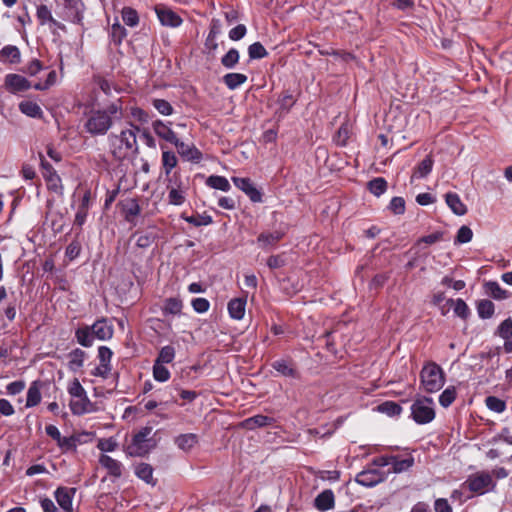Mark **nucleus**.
Masks as SVG:
<instances>
[{
	"instance_id": "obj_29",
	"label": "nucleus",
	"mask_w": 512,
	"mask_h": 512,
	"mask_svg": "<svg viewBox=\"0 0 512 512\" xmlns=\"http://www.w3.org/2000/svg\"><path fill=\"white\" fill-rule=\"evenodd\" d=\"M19 110L21 113L31 118L41 119L43 117V111L41 107L34 101L26 100L20 102Z\"/></svg>"
},
{
	"instance_id": "obj_24",
	"label": "nucleus",
	"mask_w": 512,
	"mask_h": 512,
	"mask_svg": "<svg viewBox=\"0 0 512 512\" xmlns=\"http://www.w3.org/2000/svg\"><path fill=\"white\" fill-rule=\"evenodd\" d=\"M392 458H393V461H391L392 469L387 474H389V473L399 474L402 472H406L414 465V462H415L414 457L411 455L404 459H400L396 455H393Z\"/></svg>"
},
{
	"instance_id": "obj_26",
	"label": "nucleus",
	"mask_w": 512,
	"mask_h": 512,
	"mask_svg": "<svg viewBox=\"0 0 512 512\" xmlns=\"http://www.w3.org/2000/svg\"><path fill=\"white\" fill-rule=\"evenodd\" d=\"M273 369L283 376L298 378L299 374L291 361L280 359L272 363Z\"/></svg>"
},
{
	"instance_id": "obj_42",
	"label": "nucleus",
	"mask_w": 512,
	"mask_h": 512,
	"mask_svg": "<svg viewBox=\"0 0 512 512\" xmlns=\"http://www.w3.org/2000/svg\"><path fill=\"white\" fill-rule=\"evenodd\" d=\"M123 22L130 27H135L139 23V16L135 9L124 7L121 12Z\"/></svg>"
},
{
	"instance_id": "obj_3",
	"label": "nucleus",
	"mask_w": 512,
	"mask_h": 512,
	"mask_svg": "<svg viewBox=\"0 0 512 512\" xmlns=\"http://www.w3.org/2000/svg\"><path fill=\"white\" fill-rule=\"evenodd\" d=\"M420 380L426 392L434 393L439 391L445 383L444 372L435 362H428L421 370Z\"/></svg>"
},
{
	"instance_id": "obj_61",
	"label": "nucleus",
	"mask_w": 512,
	"mask_h": 512,
	"mask_svg": "<svg viewBox=\"0 0 512 512\" xmlns=\"http://www.w3.org/2000/svg\"><path fill=\"white\" fill-rule=\"evenodd\" d=\"M498 334L503 339H508L512 336V320L505 319L498 327Z\"/></svg>"
},
{
	"instance_id": "obj_35",
	"label": "nucleus",
	"mask_w": 512,
	"mask_h": 512,
	"mask_svg": "<svg viewBox=\"0 0 512 512\" xmlns=\"http://www.w3.org/2000/svg\"><path fill=\"white\" fill-rule=\"evenodd\" d=\"M162 167L166 176H169L172 170L177 166L178 159L173 151H162Z\"/></svg>"
},
{
	"instance_id": "obj_52",
	"label": "nucleus",
	"mask_w": 512,
	"mask_h": 512,
	"mask_svg": "<svg viewBox=\"0 0 512 512\" xmlns=\"http://www.w3.org/2000/svg\"><path fill=\"white\" fill-rule=\"evenodd\" d=\"M478 315L483 319H488L494 314V304L490 300H482L477 306Z\"/></svg>"
},
{
	"instance_id": "obj_34",
	"label": "nucleus",
	"mask_w": 512,
	"mask_h": 512,
	"mask_svg": "<svg viewBox=\"0 0 512 512\" xmlns=\"http://www.w3.org/2000/svg\"><path fill=\"white\" fill-rule=\"evenodd\" d=\"M135 475L147 484L155 485L153 468L148 463H139L135 466Z\"/></svg>"
},
{
	"instance_id": "obj_2",
	"label": "nucleus",
	"mask_w": 512,
	"mask_h": 512,
	"mask_svg": "<svg viewBox=\"0 0 512 512\" xmlns=\"http://www.w3.org/2000/svg\"><path fill=\"white\" fill-rule=\"evenodd\" d=\"M137 131H139V128L130 124L119 134L109 136L110 150L115 159L123 160L138 151Z\"/></svg>"
},
{
	"instance_id": "obj_58",
	"label": "nucleus",
	"mask_w": 512,
	"mask_h": 512,
	"mask_svg": "<svg viewBox=\"0 0 512 512\" xmlns=\"http://www.w3.org/2000/svg\"><path fill=\"white\" fill-rule=\"evenodd\" d=\"M186 222L199 227V226H207L210 225L213 220L209 215H198V216H190L185 218Z\"/></svg>"
},
{
	"instance_id": "obj_46",
	"label": "nucleus",
	"mask_w": 512,
	"mask_h": 512,
	"mask_svg": "<svg viewBox=\"0 0 512 512\" xmlns=\"http://www.w3.org/2000/svg\"><path fill=\"white\" fill-rule=\"evenodd\" d=\"M369 191L375 196L382 195L387 189V182L382 177H377L368 183Z\"/></svg>"
},
{
	"instance_id": "obj_32",
	"label": "nucleus",
	"mask_w": 512,
	"mask_h": 512,
	"mask_svg": "<svg viewBox=\"0 0 512 512\" xmlns=\"http://www.w3.org/2000/svg\"><path fill=\"white\" fill-rule=\"evenodd\" d=\"M434 160L428 155L426 156L414 169L412 174V179H422L425 178L433 168Z\"/></svg>"
},
{
	"instance_id": "obj_36",
	"label": "nucleus",
	"mask_w": 512,
	"mask_h": 512,
	"mask_svg": "<svg viewBox=\"0 0 512 512\" xmlns=\"http://www.w3.org/2000/svg\"><path fill=\"white\" fill-rule=\"evenodd\" d=\"M206 184L213 189L223 192H228L231 189L228 179L224 176L211 175L207 178Z\"/></svg>"
},
{
	"instance_id": "obj_45",
	"label": "nucleus",
	"mask_w": 512,
	"mask_h": 512,
	"mask_svg": "<svg viewBox=\"0 0 512 512\" xmlns=\"http://www.w3.org/2000/svg\"><path fill=\"white\" fill-rule=\"evenodd\" d=\"M457 391L454 386L447 387L439 396V403L442 407H449L456 399Z\"/></svg>"
},
{
	"instance_id": "obj_55",
	"label": "nucleus",
	"mask_w": 512,
	"mask_h": 512,
	"mask_svg": "<svg viewBox=\"0 0 512 512\" xmlns=\"http://www.w3.org/2000/svg\"><path fill=\"white\" fill-rule=\"evenodd\" d=\"M248 54L251 59H262L268 55V52L260 42H254L248 47Z\"/></svg>"
},
{
	"instance_id": "obj_59",
	"label": "nucleus",
	"mask_w": 512,
	"mask_h": 512,
	"mask_svg": "<svg viewBox=\"0 0 512 512\" xmlns=\"http://www.w3.org/2000/svg\"><path fill=\"white\" fill-rule=\"evenodd\" d=\"M388 207L394 214L401 215L405 212V200L402 197H393Z\"/></svg>"
},
{
	"instance_id": "obj_21",
	"label": "nucleus",
	"mask_w": 512,
	"mask_h": 512,
	"mask_svg": "<svg viewBox=\"0 0 512 512\" xmlns=\"http://www.w3.org/2000/svg\"><path fill=\"white\" fill-rule=\"evenodd\" d=\"M198 441V435L194 433L180 434L174 439L175 445L184 452L191 451Z\"/></svg>"
},
{
	"instance_id": "obj_57",
	"label": "nucleus",
	"mask_w": 512,
	"mask_h": 512,
	"mask_svg": "<svg viewBox=\"0 0 512 512\" xmlns=\"http://www.w3.org/2000/svg\"><path fill=\"white\" fill-rule=\"evenodd\" d=\"M472 237H473L472 230L468 226H461L458 229L455 243H458V244L468 243L472 240Z\"/></svg>"
},
{
	"instance_id": "obj_6",
	"label": "nucleus",
	"mask_w": 512,
	"mask_h": 512,
	"mask_svg": "<svg viewBox=\"0 0 512 512\" xmlns=\"http://www.w3.org/2000/svg\"><path fill=\"white\" fill-rule=\"evenodd\" d=\"M471 492L482 495L495 487V483L492 479V475L488 472H478L470 475L464 482Z\"/></svg>"
},
{
	"instance_id": "obj_8",
	"label": "nucleus",
	"mask_w": 512,
	"mask_h": 512,
	"mask_svg": "<svg viewBox=\"0 0 512 512\" xmlns=\"http://www.w3.org/2000/svg\"><path fill=\"white\" fill-rule=\"evenodd\" d=\"M286 235L285 229H277L275 231H263L257 237V244L263 250L273 249L278 242Z\"/></svg>"
},
{
	"instance_id": "obj_19",
	"label": "nucleus",
	"mask_w": 512,
	"mask_h": 512,
	"mask_svg": "<svg viewBox=\"0 0 512 512\" xmlns=\"http://www.w3.org/2000/svg\"><path fill=\"white\" fill-rule=\"evenodd\" d=\"M75 489L60 487L55 491V498L58 505L65 511H72V499Z\"/></svg>"
},
{
	"instance_id": "obj_15",
	"label": "nucleus",
	"mask_w": 512,
	"mask_h": 512,
	"mask_svg": "<svg viewBox=\"0 0 512 512\" xmlns=\"http://www.w3.org/2000/svg\"><path fill=\"white\" fill-rule=\"evenodd\" d=\"M296 99L294 96L288 91L282 93L278 96L276 104L277 108L275 110V115L278 119L284 118L291 110V108L295 105Z\"/></svg>"
},
{
	"instance_id": "obj_49",
	"label": "nucleus",
	"mask_w": 512,
	"mask_h": 512,
	"mask_svg": "<svg viewBox=\"0 0 512 512\" xmlns=\"http://www.w3.org/2000/svg\"><path fill=\"white\" fill-rule=\"evenodd\" d=\"M485 403L489 410L496 413H502L506 409V402L496 396H488Z\"/></svg>"
},
{
	"instance_id": "obj_9",
	"label": "nucleus",
	"mask_w": 512,
	"mask_h": 512,
	"mask_svg": "<svg viewBox=\"0 0 512 512\" xmlns=\"http://www.w3.org/2000/svg\"><path fill=\"white\" fill-rule=\"evenodd\" d=\"M232 181L234 185L243 191L249 199L254 203L262 202V193L251 181L250 178L233 177Z\"/></svg>"
},
{
	"instance_id": "obj_13",
	"label": "nucleus",
	"mask_w": 512,
	"mask_h": 512,
	"mask_svg": "<svg viewBox=\"0 0 512 512\" xmlns=\"http://www.w3.org/2000/svg\"><path fill=\"white\" fill-rule=\"evenodd\" d=\"M94 338L100 341H107L112 338L114 333L113 325L107 318H100L90 325Z\"/></svg>"
},
{
	"instance_id": "obj_33",
	"label": "nucleus",
	"mask_w": 512,
	"mask_h": 512,
	"mask_svg": "<svg viewBox=\"0 0 512 512\" xmlns=\"http://www.w3.org/2000/svg\"><path fill=\"white\" fill-rule=\"evenodd\" d=\"M222 81L228 89L235 90L247 81V76L242 73H227Z\"/></svg>"
},
{
	"instance_id": "obj_41",
	"label": "nucleus",
	"mask_w": 512,
	"mask_h": 512,
	"mask_svg": "<svg viewBox=\"0 0 512 512\" xmlns=\"http://www.w3.org/2000/svg\"><path fill=\"white\" fill-rule=\"evenodd\" d=\"M45 181H46L47 188L50 191H52L58 195L63 194V185H62L61 178L58 174H47Z\"/></svg>"
},
{
	"instance_id": "obj_23",
	"label": "nucleus",
	"mask_w": 512,
	"mask_h": 512,
	"mask_svg": "<svg viewBox=\"0 0 512 512\" xmlns=\"http://www.w3.org/2000/svg\"><path fill=\"white\" fill-rule=\"evenodd\" d=\"M275 422L274 418L265 415H255L245 419L242 422V426L246 429L253 430L258 427L270 426Z\"/></svg>"
},
{
	"instance_id": "obj_50",
	"label": "nucleus",
	"mask_w": 512,
	"mask_h": 512,
	"mask_svg": "<svg viewBox=\"0 0 512 512\" xmlns=\"http://www.w3.org/2000/svg\"><path fill=\"white\" fill-rule=\"evenodd\" d=\"M378 410L390 417L400 415L402 408L393 401H386L378 406Z\"/></svg>"
},
{
	"instance_id": "obj_40",
	"label": "nucleus",
	"mask_w": 512,
	"mask_h": 512,
	"mask_svg": "<svg viewBox=\"0 0 512 512\" xmlns=\"http://www.w3.org/2000/svg\"><path fill=\"white\" fill-rule=\"evenodd\" d=\"M485 287L486 292L495 299L502 300L508 297V292L504 290L497 282H487Z\"/></svg>"
},
{
	"instance_id": "obj_37",
	"label": "nucleus",
	"mask_w": 512,
	"mask_h": 512,
	"mask_svg": "<svg viewBox=\"0 0 512 512\" xmlns=\"http://www.w3.org/2000/svg\"><path fill=\"white\" fill-rule=\"evenodd\" d=\"M123 212L125 214V219L128 222H132L135 217H137L140 212V206L136 199H129L123 204Z\"/></svg>"
},
{
	"instance_id": "obj_39",
	"label": "nucleus",
	"mask_w": 512,
	"mask_h": 512,
	"mask_svg": "<svg viewBox=\"0 0 512 512\" xmlns=\"http://www.w3.org/2000/svg\"><path fill=\"white\" fill-rule=\"evenodd\" d=\"M175 354L176 352L174 347L171 345H166L160 349L159 354L154 363L169 364L174 360Z\"/></svg>"
},
{
	"instance_id": "obj_27",
	"label": "nucleus",
	"mask_w": 512,
	"mask_h": 512,
	"mask_svg": "<svg viewBox=\"0 0 512 512\" xmlns=\"http://www.w3.org/2000/svg\"><path fill=\"white\" fill-rule=\"evenodd\" d=\"M75 338L83 347H91L95 340L90 325H85L76 329Z\"/></svg>"
},
{
	"instance_id": "obj_18",
	"label": "nucleus",
	"mask_w": 512,
	"mask_h": 512,
	"mask_svg": "<svg viewBox=\"0 0 512 512\" xmlns=\"http://www.w3.org/2000/svg\"><path fill=\"white\" fill-rule=\"evenodd\" d=\"M70 409L74 415H83L92 412V402L88 398L87 394L83 397L72 398L70 401Z\"/></svg>"
},
{
	"instance_id": "obj_28",
	"label": "nucleus",
	"mask_w": 512,
	"mask_h": 512,
	"mask_svg": "<svg viewBox=\"0 0 512 512\" xmlns=\"http://www.w3.org/2000/svg\"><path fill=\"white\" fill-rule=\"evenodd\" d=\"M21 60L20 50L17 46L7 45L0 50V61L17 64Z\"/></svg>"
},
{
	"instance_id": "obj_53",
	"label": "nucleus",
	"mask_w": 512,
	"mask_h": 512,
	"mask_svg": "<svg viewBox=\"0 0 512 512\" xmlns=\"http://www.w3.org/2000/svg\"><path fill=\"white\" fill-rule=\"evenodd\" d=\"M186 201V191L171 189L168 190V202L171 205L180 206Z\"/></svg>"
},
{
	"instance_id": "obj_38",
	"label": "nucleus",
	"mask_w": 512,
	"mask_h": 512,
	"mask_svg": "<svg viewBox=\"0 0 512 512\" xmlns=\"http://www.w3.org/2000/svg\"><path fill=\"white\" fill-rule=\"evenodd\" d=\"M447 304L449 306H453V310L455 315L462 319H466L469 316V308L465 301L461 298L456 300L449 299L447 300Z\"/></svg>"
},
{
	"instance_id": "obj_60",
	"label": "nucleus",
	"mask_w": 512,
	"mask_h": 512,
	"mask_svg": "<svg viewBox=\"0 0 512 512\" xmlns=\"http://www.w3.org/2000/svg\"><path fill=\"white\" fill-rule=\"evenodd\" d=\"M192 308L197 313H205L210 308V303L206 298L198 297L191 301Z\"/></svg>"
},
{
	"instance_id": "obj_12",
	"label": "nucleus",
	"mask_w": 512,
	"mask_h": 512,
	"mask_svg": "<svg viewBox=\"0 0 512 512\" xmlns=\"http://www.w3.org/2000/svg\"><path fill=\"white\" fill-rule=\"evenodd\" d=\"M155 12L158 17V20L163 26L177 28L183 22L182 18L170 8L164 6H157L155 8Z\"/></svg>"
},
{
	"instance_id": "obj_47",
	"label": "nucleus",
	"mask_w": 512,
	"mask_h": 512,
	"mask_svg": "<svg viewBox=\"0 0 512 512\" xmlns=\"http://www.w3.org/2000/svg\"><path fill=\"white\" fill-rule=\"evenodd\" d=\"M136 235V246L139 248H148L156 239V234L153 231H145Z\"/></svg>"
},
{
	"instance_id": "obj_54",
	"label": "nucleus",
	"mask_w": 512,
	"mask_h": 512,
	"mask_svg": "<svg viewBox=\"0 0 512 512\" xmlns=\"http://www.w3.org/2000/svg\"><path fill=\"white\" fill-rule=\"evenodd\" d=\"M36 15L42 25L47 22L57 24L56 20L52 16L50 9L46 5H39L37 7Z\"/></svg>"
},
{
	"instance_id": "obj_48",
	"label": "nucleus",
	"mask_w": 512,
	"mask_h": 512,
	"mask_svg": "<svg viewBox=\"0 0 512 512\" xmlns=\"http://www.w3.org/2000/svg\"><path fill=\"white\" fill-rule=\"evenodd\" d=\"M152 105L161 115L170 116L174 113V108L165 99L155 98L152 100Z\"/></svg>"
},
{
	"instance_id": "obj_44",
	"label": "nucleus",
	"mask_w": 512,
	"mask_h": 512,
	"mask_svg": "<svg viewBox=\"0 0 512 512\" xmlns=\"http://www.w3.org/2000/svg\"><path fill=\"white\" fill-rule=\"evenodd\" d=\"M167 189H176L178 191L184 190L187 192L188 183L182 179L180 173L175 172L171 177L168 178Z\"/></svg>"
},
{
	"instance_id": "obj_4",
	"label": "nucleus",
	"mask_w": 512,
	"mask_h": 512,
	"mask_svg": "<svg viewBox=\"0 0 512 512\" xmlns=\"http://www.w3.org/2000/svg\"><path fill=\"white\" fill-rule=\"evenodd\" d=\"M151 427H143L139 432L133 435L130 444L126 447L128 456L137 457L146 455L153 447L150 434Z\"/></svg>"
},
{
	"instance_id": "obj_31",
	"label": "nucleus",
	"mask_w": 512,
	"mask_h": 512,
	"mask_svg": "<svg viewBox=\"0 0 512 512\" xmlns=\"http://www.w3.org/2000/svg\"><path fill=\"white\" fill-rule=\"evenodd\" d=\"M85 358H86L85 351H83L79 348L72 350L68 354V359H69L68 368L73 372L80 370L84 365Z\"/></svg>"
},
{
	"instance_id": "obj_7",
	"label": "nucleus",
	"mask_w": 512,
	"mask_h": 512,
	"mask_svg": "<svg viewBox=\"0 0 512 512\" xmlns=\"http://www.w3.org/2000/svg\"><path fill=\"white\" fill-rule=\"evenodd\" d=\"M387 473L377 468H367L356 475L355 481L364 487H373L387 478Z\"/></svg>"
},
{
	"instance_id": "obj_20",
	"label": "nucleus",
	"mask_w": 512,
	"mask_h": 512,
	"mask_svg": "<svg viewBox=\"0 0 512 512\" xmlns=\"http://www.w3.org/2000/svg\"><path fill=\"white\" fill-rule=\"evenodd\" d=\"M43 383L40 380L33 381L27 391L26 408H31L41 402V388Z\"/></svg>"
},
{
	"instance_id": "obj_62",
	"label": "nucleus",
	"mask_w": 512,
	"mask_h": 512,
	"mask_svg": "<svg viewBox=\"0 0 512 512\" xmlns=\"http://www.w3.org/2000/svg\"><path fill=\"white\" fill-rule=\"evenodd\" d=\"M117 446L118 444L113 438L101 439L97 445L98 449L102 452H113Z\"/></svg>"
},
{
	"instance_id": "obj_5",
	"label": "nucleus",
	"mask_w": 512,
	"mask_h": 512,
	"mask_svg": "<svg viewBox=\"0 0 512 512\" xmlns=\"http://www.w3.org/2000/svg\"><path fill=\"white\" fill-rule=\"evenodd\" d=\"M412 419L420 425L430 423L435 418L433 400L429 397H421L411 405Z\"/></svg>"
},
{
	"instance_id": "obj_16",
	"label": "nucleus",
	"mask_w": 512,
	"mask_h": 512,
	"mask_svg": "<svg viewBox=\"0 0 512 512\" xmlns=\"http://www.w3.org/2000/svg\"><path fill=\"white\" fill-rule=\"evenodd\" d=\"M100 465L105 468L110 476L119 478L122 476L123 465L120 461L106 455L101 454L99 458Z\"/></svg>"
},
{
	"instance_id": "obj_22",
	"label": "nucleus",
	"mask_w": 512,
	"mask_h": 512,
	"mask_svg": "<svg viewBox=\"0 0 512 512\" xmlns=\"http://www.w3.org/2000/svg\"><path fill=\"white\" fill-rule=\"evenodd\" d=\"M228 313L232 319L242 320L245 315L246 299L234 298L228 302Z\"/></svg>"
},
{
	"instance_id": "obj_14",
	"label": "nucleus",
	"mask_w": 512,
	"mask_h": 512,
	"mask_svg": "<svg viewBox=\"0 0 512 512\" xmlns=\"http://www.w3.org/2000/svg\"><path fill=\"white\" fill-rule=\"evenodd\" d=\"M154 133L168 143L175 144L178 140L176 133L171 128V123L156 120L152 123Z\"/></svg>"
},
{
	"instance_id": "obj_63",
	"label": "nucleus",
	"mask_w": 512,
	"mask_h": 512,
	"mask_svg": "<svg viewBox=\"0 0 512 512\" xmlns=\"http://www.w3.org/2000/svg\"><path fill=\"white\" fill-rule=\"evenodd\" d=\"M26 383L23 380H17L9 383L6 386V391L9 395H17L25 389Z\"/></svg>"
},
{
	"instance_id": "obj_64",
	"label": "nucleus",
	"mask_w": 512,
	"mask_h": 512,
	"mask_svg": "<svg viewBox=\"0 0 512 512\" xmlns=\"http://www.w3.org/2000/svg\"><path fill=\"white\" fill-rule=\"evenodd\" d=\"M246 32V26L239 24L229 31V38L233 41H238L246 35Z\"/></svg>"
},
{
	"instance_id": "obj_1",
	"label": "nucleus",
	"mask_w": 512,
	"mask_h": 512,
	"mask_svg": "<svg viewBox=\"0 0 512 512\" xmlns=\"http://www.w3.org/2000/svg\"><path fill=\"white\" fill-rule=\"evenodd\" d=\"M124 116L121 100L114 101L103 108L91 109L85 116L84 129L91 136L105 135L115 123Z\"/></svg>"
},
{
	"instance_id": "obj_43",
	"label": "nucleus",
	"mask_w": 512,
	"mask_h": 512,
	"mask_svg": "<svg viewBox=\"0 0 512 512\" xmlns=\"http://www.w3.org/2000/svg\"><path fill=\"white\" fill-rule=\"evenodd\" d=\"M239 52L235 48H231L222 58L221 64L227 69H233L239 62Z\"/></svg>"
},
{
	"instance_id": "obj_30",
	"label": "nucleus",
	"mask_w": 512,
	"mask_h": 512,
	"mask_svg": "<svg viewBox=\"0 0 512 512\" xmlns=\"http://www.w3.org/2000/svg\"><path fill=\"white\" fill-rule=\"evenodd\" d=\"M183 309V302L178 297H169L164 300L162 312L166 315H180Z\"/></svg>"
},
{
	"instance_id": "obj_10",
	"label": "nucleus",
	"mask_w": 512,
	"mask_h": 512,
	"mask_svg": "<svg viewBox=\"0 0 512 512\" xmlns=\"http://www.w3.org/2000/svg\"><path fill=\"white\" fill-rule=\"evenodd\" d=\"M174 146L184 161L199 163L203 158L202 152L194 144H188L178 139Z\"/></svg>"
},
{
	"instance_id": "obj_56",
	"label": "nucleus",
	"mask_w": 512,
	"mask_h": 512,
	"mask_svg": "<svg viewBox=\"0 0 512 512\" xmlns=\"http://www.w3.org/2000/svg\"><path fill=\"white\" fill-rule=\"evenodd\" d=\"M67 391H68L69 395L71 396V398L83 397L84 395L87 394L85 389L83 388V386L81 385L80 381L77 378L73 379L68 384Z\"/></svg>"
},
{
	"instance_id": "obj_25",
	"label": "nucleus",
	"mask_w": 512,
	"mask_h": 512,
	"mask_svg": "<svg viewBox=\"0 0 512 512\" xmlns=\"http://www.w3.org/2000/svg\"><path fill=\"white\" fill-rule=\"evenodd\" d=\"M445 200L454 214L462 216L467 212V208L458 194L449 192L445 195Z\"/></svg>"
},
{
	"instance_id": "obj_17",
	"label": "nucleus",
	"mask_w": 512,
	"mask_h": 512,
	"mask_svg": "<svg viewBox=\"0 0 512 512\" xmlns=\"http://www.w3.org/2000/svg\"><path fill=\"white\" fill-rule=\"evenodd\" d=\"M314 506L319 511H328L335 506V496L331 489L322 491L314 500Z\"/></svg>"
},
{
	"instance_id": "obj_51",
	"label": "nucleus",
	"mask_w": 512,
	"mask_h": 512,
	"mask_svg": "<svg viewBox=\"0 0 512 512\" xmlns=\"http://www.w3.org/2000/svg\"><path fill=\"white\" fill-rule=\"evenodd\" d=\"M171 374L164 364H153V378L158 382H166L170 379Z\"/></svg>"
},
{
	"instance_id": "obj_11",
	"label": "nucleus",
	"mask_w": 512,
	"mask_h": 512,
	"mask_svg": "<svg viewBox=\"0 0 512 512\" xmlns=\"http://www.w3.org/2000/svg\"><path fill=\"white\" fill-rule=\"evenodd\" d=\"M4 85L12 94L29 90L31 83L22 75L10 73L5 76Z\"/></svg>"
}]
</instances>
